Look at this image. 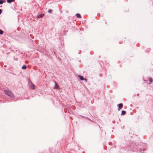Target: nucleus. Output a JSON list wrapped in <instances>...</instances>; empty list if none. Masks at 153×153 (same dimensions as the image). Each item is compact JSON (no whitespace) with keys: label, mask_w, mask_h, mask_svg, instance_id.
I'll return each mask as SVG.
<instances>
[{"label":"nucleus","mask_w":153,"mask_h":153,"mask_svg":"<svg viewBox=\"0 0 153 153\" xmlns=\"http://www.w3.org/2000/svg\"><path fill=\"white\" fill-rule=\"evenodd\" d=\"M2 10L1 9H0V14L1 13Z\"/></svg>","instance_id":"obj_15"},{"label":"nucleus","mask_w":153,"mask_h":153,"mask_svg":"<svg viewBox=\"0 0 153 153\" xmlns=\"http://www.w3.org/2000/svg\"><path fill=\"white\" fill-rule=\"evenodd\" d=\"M76 17L77 18H80L81 17V16L80 15L79 13H77L76 14Z\"/></svg>","instance_id":"obj_8"},{"label":"nucleus","mask_w":153,"mask_h":153,"mask_svg":"<svg viewBox=\"0 0 153 153\" xmlns=\"http://www.w3.org/2000/svg\"><path fill=\"white\" fill-rule=\"evenodd\" d=\"M4 67H6V65H4Z\"/></svg>","instance_id":"obj_18"},{"label":"nucleus","mask_w":153,"mask_h":153,"mask_svg":"<svg viewBox=\"0 0 153 153\" xmlns=\"http://www.w3.org/2000/svg\"><path fill=\"white\" fill-rule=\"evenodd\" d=\"M22 68L23 69H25L26 68V66L25 65H23Z\"/></svg>","instance_id":"obj_9"},{"label":"nucleus","mask_w":153,"mask_h":153,"mask_svg":"<svg viewBox=\"0 0 153 153\" xmlns=\"http://www.w3.org/2000/svg\"><path fill=\"white\" fill-rule=\"evenodd\" d=\"M52 12V10H48V12L49 13H51Z\"/></svg>","instance_id":"obj_14"},{"label":"nucleus","mask_w":153,"mask_h":153,"mask_svg":"<svg viewBox=\"0 0 153 153\" xmlns=\"http://www.w3.org/2000/svg\"><path fill=\"white\" fill-rule=\"evenodd\" d=\"M55 87L56 88H58V87L59 86L58 85H57V83L55 82Z\"/></svg>","instance_id":"obj_12"},{"label":"nucleus","mask_w":153,"mask_h":153,"mask_svg":"<svg viewBox=\"0 0 153 153\" xmlns=\"http://www.w3.org/2000/svg\"><path fill=\"white\" fill-rule=\"evenodd\" d=\"M4 2V1L2 0H0V4H2Z\"/></svg>","instance_id":"obj_10"},{"label":"nucleus","mask_w":153,"mask_h":153,"mask_svg":"<svg viewBox=\"0 0 153 153\" xmlns=\"http://www.w3.org/2000/svg\"><path fill=\"white\" fill-rule=\"evenodd\" d=\"M3 33V31L1 30L0 29V34H2Z\"/></svg>","instance_id":"obj_13"},{"label":"nucleus","mask_w":153,"mask_h":153,"mask_svg":"<svg viewBox=\"0 0 153 153\" xmlns=\"http://www.w3.org/2000/svg\"><path fill=\"white\" fill-rule=\"evenodd\" d=\"M4 93L8 95L9 96L11 97H13V94L11 93V92L9 90H4Z\"/></svg>","instance_id":"obj_1"},{"label":"nucleus","mask_w":153,"mask_h":153,"mask_svg":"<svg viewBox=\"0 0 153 153\" xmlns=\"http://www.w3.org/2000/svg\"><path fill=\"white\" fill-rule=\"evenodd\" d=\"M126 113V112L125 111L123 110L122 111V113L121 114V115H124Z\"/></svg>","instance_id":"obj_7"},{"label":"nucleus","mask_w":153,"mask_h":153,"mask_svg":"<svg viewBox=\"0 0 153 153\" xmlns=\"http://www.w3.org/2000/svg\"><path fill=\"white\" fill-rule=\"evenodd\" d=\"M44 15L43 13L41 14L38 15L37 16V17L38 18H42L44 16Z\"/></svg>","instance_id":"obj_5"},{"label":"nucleus","mask_w":153,"mask_h":153,"mask_svg":"<svg viewBox=\"0 0 153 153\" xmlns=\"http://www.w3.org/2000/svg\"><path fill=\"white\" fill-rule=\"evenodd\" d=\"M118 111H120L123 107V105L122 103H120L118 105Z\"/></svg>","instance_id":"obj_3"},{"label":"nucleus","mask_w":153,"mask_h":153,"mask_svg":"<svg viewBox=\"0 0 153 153\" xmlns=\"http://www.w3.org/2000/svg\"><path fill=\"white\" fill-rule=\"evenodd\" d=\"M85 118H86V119H88L89 120H91L90 119H88V117H85Z\"/></svg>","instance_id":"obj_16"},{"label":"nucleus","mask_w":153,"mask_h":153,"mask_svg":"<svg viewBox=\"0 0 153 153\" xmlns=\"http://www.w3.org/2000/svg\"><path fill=\"white\" fill-rule=\"evenodd\" d=\"M79 79L81 80H85L86 81H87V79H84L82 76H79Z\"/></svg>","instance_id":"obj_4"},{"label":"nucleus","mask_w":153,"mask_h":153,"mask_svg":"<svg viewBox=\"0 0 153 153\" xmlns=\"http://www.w3.org/2000/svg\"><path fill=\"white\" fill-rule=\"evenodd\" d=\"M80 116L82 117L83 118H85V117H84V116H82V115H80Z\"/></svg>","instance_id":"obj_17"},{"label":"nucleus","mask_w":153,"mask_h":153,"mask_svg":"<svg viewBox=\"0 0 153 153\" xmlns=\"http://www.w3.org/2000/svg\"><path fill=\"white\" fill-rule=\"evenodd\" d=\"M28 84L29 85L30 88L32 89H35V85L32 83L30 79L28 80Z\"/></svg>","instance_id":"obj_2"},{"label":"nucleus","mask_w":153,"mask_h":153,"mask_svg":"<svg viewBox=\"0 0 153 153\" xmlns=\"http://www.w3.org/2000/svg\"><path fill=\"white\" fill-rule=\"evenodd\" d=\"M15 0H7V2L9 3H11L12 2H14Z\"/></svg>","instance_id":"obj_6"},{"label":"nucleus","mask_w":153,"mask_h":153,"mask_svg":"<svg viewBox=\"0 0 153 153\" xmlns=\"http://www.w3.org/2000/svg\"><path fill=\"white\" fill-rule=\"evenodd\" d=\"M149 81L151 82H153V80L151 78H149Z\"/></svg>","instance_id":"obj_11"}]
</instances>
